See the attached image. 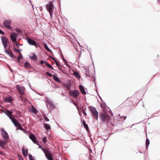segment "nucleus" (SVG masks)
Instances as JSON below:
<instances>
[{"instance_id": "obj_21", "label": "nucleus", "mask_w": 160, "mask_h": 160, "mask_svg": "<svg viewBox=\"0 0 160 160\" xmlns=\"http://www.w3.org/2000/svg\"><path fill=\"white\" fill-rule=\"evenodd\" d=\"M79 88L80 91L83 94H86V92H85V91L84 90V89L83 88V87L82 86V85H80L79 86Z\"/></svg>"}, {"instance_id": "obj_10", "label": "nucleus", "mask_w": 160, "mask_h": 160, "mask_svg": "<svg viewBox=\"0 0 160 160\" xmlns=\"http://www.w3.org/2000/svg\"><path fill=\"white\" fill-rule=\"evenodd\" d=\"M11 118H11V120L15 126L17 128H18V129H20L21 128V126L20 123L14 118Z\"/></svg>"}, {"instance_id": "obj_53", "label": "nucleus", "mask_w": 160, "mask_h": 160, "mask_svg": "<svg viewBox=\"0 0 160 160\" xmlns=\"http://www.w3.org/2000/svg\"><path fill=\"white\" fill-rule=\"evenodd\" d=\"M42 147L41 146V145H39V148L41 149Z\"/></svg>"}, {"instance_id": "obj_1", "label": "nucleus", "mask_w": 160, "mask_h": 160, "mask_svg": "<svg viewBox=\"0 0 160 160\" xmlns=\"http://www.w3.org/2000/svg\"><path fill=\"white\" fill-rule=\"evenodd\" d=\"M41 149L44 152L46 158L48 160H53L51 152L48 149H44L42 147L41 148Z\"/></svg>"}, {"instance_id": "obj_4", "label": "nucleus", "mask_w": 160, "mask_h": 160, "mask_svg": "<svg viewBox=\"0 0 160 160\" xmlns=\"http://www.w3.org/2000/svg\"><path fill=\"white\" fill-rule=\"evenodd\" d=\"M11 20L10 19L5 20L3 21V25L5 27L11 30L12 28V27L11 26Z\"/></svg>"}, {"instance_id": "obj_8", "label": "nucleus", "mask_w": 160, "mask_h": 160, "mask_svg": "<svg viewBox=\"0 0 160 160\" xmlns=\"http://www.w3.org/2000/svg\"><path fill=\"white\" fill-rule=\"evenodd\" d=\"M26 39L29 44L35 46L36 47H38V44L35 41L28 38H27Z\"/></svg>"}, {"instance_id": "obj_34", "label": "nucleus", "mask_w": 160, "mask_h": 160, "mask_svg": "<svg viewBox=\"0 0 160 160\" xmlns=\"http://www.w3.org/2000/svg\"><path fill=\"white\" fill-rule=\"evenodd\" d=\"M84 126L85 128L87 130L88 129V125L84 121Z\"/></svg>"}, {"instance_id": "obj_40", "label": "nucleus", "mask_w": 160, "mask_h": 160, "mask_svg": "<svg viewBox=\"0 0 160 160\" xmlns=\"http://www.w3.org/2000/svg\"><path fill=\"white\" fill-rule=\"evenodd\" d=\"M14 43H15V44L17 46V47L18 48H19V46H20L21 45H20V44H18V43H17V42H15Z\"/></svg>"}, {"instance_id": "obj_14", "label": "nucleus", "mask_w": 160, "mask_h": 160, "mask_svg": "<svg viewBox=\"0 0 160 160\" xmlns=\"http://www.w3.org/2000/svg\"><path fill=\"white\" fill-rule=\"evenodd\" d=\"M46 104L47 107H48V105L52 108L54 107V105L52 102L51 100L49 99H47L46 100Z\"/></svg>"}, {"instance_id": "obj_43", "label": "nucleus", "mask_w": 160, "mask_h": 160, "mask_svg": "<svg viewBox=\"0 0 160 160\" xmlns=\"http://www.w3.org/2000/svg\"><path fill=\"white\" fill-rule=\"evenodd\" d=\"M126 116H122L120 117V118L121 119H123L124 120H125L126 119Z\"/></svg>"}, {"instance_id": "obj_6", "label": "nucleus", "mask_w": 160, "mask_h": 160, "mask_svg": "<svg viewBox=\"0 0 160 160\" xmlns=\"http://www.w3.org/2000/svg\"><path fill=\"white\" fill-rule=\"evenodd\" d=\"M16 88L17 89L19 93L21 95H23L24 93L25 88L23 86L17 85Z\"/></svg>"}, {"instance_id": "obj_2", "label": "nucleus", "mask_w": 160, "mask_h": 160, "mask_svg": "<svg viewBox=\"0 0 160 160\" xmlns=\"http://www.w3.org/2000/svg\"><path fill=\"white\" fill-rule=\"evenodd\" d=\"M54 7V5L53 2H50L49 3L46 4V8L47 10L49 12L50 17L51 18L53 14L52 9Z\"/></svg>"}, {"instance_id": "obj_26", "label": "nucleus", "mask_w": 160, "mask_h": 160, "mask_svg": "<svg viewBox=\"0 0 160 160\" xmlns=\"http://www.w3.org/2000/svg\"><path fill=\"white\" fill-rule=\"evenodd\" d=\"M45 64L48 68H51V69H52L53 70H54V68L52 67V66L50 64H49L47 62L45 61Z\"/></svg>"}, {"instance_id": "obj_57", "label": "nucleus", "mask_w": 160, "mask_h": 160, "mask_svg": "<svg viewBox=\"0 0 160 160\" xmlns=\"http://www.w3.org/2000/svg\"><path fill=\"white\" fill-rule=\"evenodd\" d=\"M139 152L140 153H142V152H140V151H139Z\"/></svg>"}, {"instance_id": "obj_37", "label": "nucleus", "mask_w": 160, "mask_h": 160, "mask_svg": "<svg viewBox=\"0 0 160 160\" xmlns=\"http://www.w3.org/2000/svg\"><path fill=\"white\" fill-rule=\"evenodd\" d=\"M63 61L65 62L66 65L68 67H70L69 65L67 64L68 62L64 58H63Z\"/></svg>"}, {"instance_id": "obj_31", "label": "nucleus", "mask_w": 160, "mask_h": 160, "mask_svg": "<svg viewBox=\"0 0 160 160\" xmlns=\"http://www.w3.org/2000/svg\"><path fill=\"white\" fill-rule=\"evenodd\" d=\"M22 56L21 53H20V55L18 56L17 57V60L18 62H19V60L20 59H22Z\"/></svg>"}, {"instance_id": "obj_42", "label": "nucleus", "mask_w": 160, "mask_h": 160, "mask_svg": "<svg viewBox=\"0 0 160 160\" xmlns=\"http://www.w3.org/2000/svg\"><path fill=\"white\" fill-rule=\"evenodd\" d=\"M58 68L61 70H62V72L64 73V71L63 70H62V67L61 65H59L58 66Z\"/></svg>"}, {"instance_id": "obj_7", "label": "nucleus", "mask_w": 160, "mask_h": 160, "mask_svg": "<svg viewBox=\"0 0 160 160\" xmlns=\"http://www.w3.org/2000/svg\"><path fill=\"white\" fill-rule=\"evenodd\" d=\"M100 117L102 122H105L106 121L108 120L110 118L108 115L107 114L105 115L103 113L100 114Z\"/></svg>"}, {"instance_id": "obj_24", "label": "nucleus", "mask_w": 160, "mask_h": 160, "mask_svg": "<svg viewBox=\"0 0 160 160\" xmlns=\"http://www.w3.org/2000/svg\"><path fill=\"white\" fill-rule=\"evenodd\" d=\"M53 78L57 82H61V81L60 80L59 78L58 77L57 75H54L53 76Z\"/></svg>"}, {"instance_id": "obj_16", "label": "nucleus", "mask_w": 160, "mask_h": 160, "mask_svg": "<svg viewBox=\"0 0 160 160\" xmlns=\"http://www.w3.org/2000/svg\"><path fill=\"white\" fill-rule=\"evenodd\" d=\"M4 112L5 113V114L7 115L8 117L12 119L11 118H13L12 116H11L12 115V112L11 111H10L9 110H6V112Z\"/></svg>"}, {"instance_id": "obj_33", "label": "nucleus", "mask_w": 160, "mask_h": 160, "mask_svg": "<svg viewBox=\"0 0 160 160\" xmlns=\"http://www.w3.org/2000/svg\"><path fill=\"white\" fill-rule=\"evenodd\" d=\"M32 112H33L35 114H37V111L34 108L32 109Z\"/></svg>"}, {"instance_id": "obj_27", "label": "nucleus", "mask_w": 160, "mask_h": 160, "mask_svg": "<svg viewBox=\"0 0 160 160\" xmlns=\"http://www.w3.org/2000/svg\"><path fill=\"white\" fill-rule=\"evenodd\" d=\"M149 144V140L148 138H147L146 141V149H147Z\"/></svg>"}, {"instance_id": "obj_35", "label": "nucleus", "mask_w": 160, "mask_h": 160, "mask_svg": "<svg viewBox=\"0 0 160 160\" xmlns=\"http://www.w3.org/2000/svg\"><path fill=\"white\" fill-rule=\"evenodd\" d=\"M46 74L47 75L50 77H52V74H51L50 73L47 72H46Z\"/></svg>"}, {"instance_id": "obj_23", "label": "nucleus", "mask_w": 160, "mask_h": 160, "mask_svg": "<svg viewBox=\"0 0 160 160\" xmlns=\"http://www.w3.org/2000/svg\"><path fill=\"white\" fill-rule=\"evenodd\" d=\"M73 74L78 79H80V77L78 72H73Z\"/></svg>"}, {"instance_id": "obj_46", "label": "nucleus", "mask_w": 160, "mask_h": 160, "mask_svg": "<svg viewBox=\"0 0 160 160\" xmlns=\"http://www.w3.org/2000/svg\"><path fill=\"white\" fill-rule=\"evenodd\" d=\"M45 61H44L43 60H41L40 61V64H42L44 63H45Z\"/></svg>"}, {"instance_id": "obj_32", "label": "nucleus", "mask_w": 160, "mask_h": 160, "mask_svg": "<svg viewBox=\"0 0 160 160\" xmlns=\"http://www.w3.org/2000/svg\"><path fill=\"white\" fill-rule=\"evenodd\" d=\"M42 141L44 143V144H45L47 142V137H44L42 139Z\"/></svg>"}, {"instance_id": "obj_9", "label": "nucleus", "mask_w": 160, "mask_h": 160, "mask_svg": "<svg viewBox=\"0 0 160 160\" xmlns=\"http://www.w3.org/2000/svg\"><path fill=\"white\" fill-rule=\"evenodd\" d=\"M70 94L74 98H76L79 95V92L77 90H71L70 91Z\"/></svg>"}, {"instance_id": "obj_54", "label": "nucleus", "mask_w": 160, "mask_h": 160, "mask_svg": "<svg viewBox=\"0 0 160 160\" xmlns=\"http://www.w3.org/2000/svg\"><path fill=\"white\" fill-rule=\"evenodd\" d=\"M41 8H41V7H40V9L41 10H42V7H41Z\"/></svg>"}, {"instance_id": "obj_29", "label": "nucleus", "mask_w": 160, "mask_h": 160, "mask_svg": "<svg viewBox=\"0 0 160 160\" xmlns=\"http://www.w3.org/2000/svg\"><path fill=\"white\" fill-rule=\"evenodd\" d=\"M44 47L48 51L51 52V50L49 49V48H48L47 44H44Z\"/></svg>"}, {"instance_id": "obj_38", "label": "nucleus", "mask_w": 160, "mask_h": 160, "mask_svg": "<svg viewBox=\"0 0 160 160\" xmlns=\"http://www.w3.org/2000/svg\"><path fill=\"white\" fill-rule=\"evenodd\" d=\"M16 31L18 32H22L21 30L19 28H16Z\"/></svg>"}, {"instance_id": "obj_20", "label": "nucleus", "mask_w": 160, "mask_h": 160, "mask_svg": "<svg viewBox=\"0 0 160 160\" xmlns=\"http://www.w3.org/2000/svg\"><path fill=\"white\" fill-rule=\"evenodd\" d=\"M5 52L8 54L11 58H14V55L12 52L7 51L6 49H5Z\"/></svg>"}, {"instance_id": "obj_18", "label": "nucleus", "mask_w": 160, "mask_h": 160, "mask_svg": "<svg viewBox=\"0 0 160 160\" xmlns=\"http://www.w3.org/2000/svg\"><path fill=\"white\" fill-rule=\"evenodd\" d=\"M22 152L24 156L26 157L28 155V149L27 148H22Z\"/></svg>"}, {"instance_id": "obj_45", "label": "nucleus", "mask_w": 160, "mask_h": 160, "mask_svg": "<svg viewBox=\"0 0 160 160\" xmlns=\"http://www.w3.org/2000/svg\"><path fill=\"white\" fill-rule=\"evenodd\" d=\"M0 34L3 35L4 34V33L2 30L0 29Z\"/></svg>"}, {"instance_id": "obj_12", "label": "nucleus", "mask_w": 160, "mask_h": 160, "mask_svg": "<svg viewBox=\"0 0 160 160\" xmlns=\"http://www.w3.org/2000/svg\"><path fill=\"white\" fill-rule=\"evenodd\" d=\"M8 140H0V147L3 149H5V147L4 146V145H6L7 143L8 142Z\"/></svg>"}, {"instance_id": "obj_47", "label": "nucleus", "mask_w": 160, "mask_h": 160, "mask_svg": "<svg viewBox=\"0 0 160 160\" xmlns=\"http://www.w3.org/2000/svg\"><path fill=\"white\" fill-rule=\"evenodd\" d=\"M14 51L15 52H19V50L17 49H14Z\"/></svg>"}, {"instance_id": "obj_11", "label": "nucleus", "mask_w": 160, "mask_h": 160, "mask_svg": "<svg viewBox=\"0 0 160 160\" xmlns=\"http://www.w3.org/2000/svg\"><path fill=\"white\" fill-rule=\"evenodd\" d=\"M1 39L4 48L5 49L8 46V39L7 38H5L3 36H2Z\"/></svg>"}, {"instance_id": "obj_39", "label": "nucleus", "mask_w": 160, "mask_h": 160, "mask_svg": "<svg viewBox=\"0 0 160 160\" xmlns=\"http://www.w3.org/2000/svg\"><path fill=\"white\" fill-rule=\"evenodd\" d=\"M18 159L19 160H23L22 158V157L21 155H18Z\"/></svg>"}, {"instance_id": "obj_30", "label": "nucleus", "mask_w": 160, "mask_h": 160, "mask_svg": "<svg viewBox=\"0 0 160 160\" xmlns=\"http://www.w3.org/2000/svg\"><path fill=\"white\" fill-rule=\"evenodd\" d=\"M51 58H52L54 61L57 67L60 65L58 62L55 58H52V57H51Z\"/></svg>"}, {"instance_id": "obj_50", "label": "nucleus", "mask_w": 160, "mask_h": 160, "mask_svg": "<svg viewBox=\"0 0 160 160\" xmlns=\"http://www.w3.org/2000/svg\"><path fill=\"white\" fill-rule=\"evenodd\" d=\"M157 1L158 3H160V0H157Z\"/></svg>"}, {"instance_id": "obj_41", "label": "nucleus", "mask_w": 160, "mask_h": 160, "mask_svg": "<svg viewBox=\"0 0 160 160\" xmlns=\"http://www.w3.org/2000/svg\"><path fill=\"white\" fill-rule=\"evenodd\" d=\"M44 119L45 120V121H49V119L46 116L44 117Z\"/></svg>"}, {"instance_id": "obj_52", "label": "nucleus", "mask_w": 160, "mask_h": 160, "mask_svg": "<svg viewBox=\"0 0 160 160\" xmlns=\"http://www.w3.org/2000/svg\"><path fill=\"white\" fill-rule=\"evenodd\" d=\"M19 50V52H18L20 53H21L20 52L21 51V49H18Z\"/></svg>"}, {"instance_id": "obj_28", "label": "nucleus", "mask_w": 160, "mask_h": 160, "mask_svg": "<svg viewBox=\"0 0 160 160\" xmlns=\"http://www.w3.org/2000/svg\"><path fill=\"white\" fill-rule=\"evenodd\" d=\"M44 127L47 130H49L51 128L50 126L47 124H45Z\"/></svg>"}, {"instance_id": "obj_51", "label": "nucleus", "mask_w": 160, "mask_h": 160, "mask_svg": "<svg viewBox=\"0 0 160 160\" xmlns=\"http://www.w3.org/2000/svg\"><path fill=\"white\" fill-rule=\"evenodd\" d=\"M3 154V152H0V154L2 155Z\"/></svg>"}, {"instance_id": "obj_19", "label": "nucleus", "mask_w": 160, "mask_h": 160, "mask_svg": "<svg viewBox=\"0 0 160 160\" xmlns=\"http://www.w3.org/2000/svg\"><path fill=\"white\" fill-rule=\"evenodd\" d=\"M71 84L69 82H68L64 85L65 88L67 90H69L71 89Z\"/></svg>"}, {"instance_id": "obj_55", "label": "nucleus", "mask_w": 160, "mask_h": 160, "mask_svg": "<svg viewBox=\"0 0 160 160\" xmlns=\"http://www.w3.org/2000/svg\"><path fill=\"white\" fill-rule=\"evenodd\" d=\"M29 2L31 3V1L30 0H29Z\"/></svg>"}, {"instance_id": "obj_44", "label": "nucleus", "mask_w": 160, "mask_h": 160, "mask_svg": "<svg viewBox=\"0 0 160 160\" xmlns=\"http://www.w3.org/2000/svg\"><path fill=\"white\" fill-rule=\"evenodd\" d=\"M82 112L83 114L85 115V116H87V114L85 110H82Z\"/></svg>"}, {"instance_id": "obj_17", "label": "nucleus", "mask_w": 160, "mask_h": 160, "mask_svg": "<svg viewBox=\"0 0 160 160\" xmlns=\"http://www.w3.org/2000/svg\"><path fill=\"white\" fill-rule=\"evenodd\" d=\"M29 138L34 143H36V139L35 136L34 134H31L29 136Z\"/></svg>"}, {"instance_id": "obj_13", "label": "nucleus", "mask_w": 160, "mask_h": 160, "mask_svg": "<svg viewBox=\"0 0 160 160\" xmlns=\"http://www.w3.org/2000/svg\"><path fill=\"white\" fill-rule=\"evenodd\" d=\"M18 36V34L15 32H13L11 35V38L13 42H17L16 38Z\"/></svg>"}, {"instance_id": "obj_48", "label": "nucleus", "mask_w": 160, "mask_h": 160, "mask_svg": "<svg viewBox=\"0 0 160 160\" xmlns=\"http://www.w3.org/2000/svg\"><path fill=\"white\" fill-rule=\"evenodd\" d=\"M35 143H36L37 145H38L39 146V145H40L39 144V143L37 142H36Z\"/></svg>"}, {"instance_id": "obj_36", "label": "nucleus", "mask_w": 160, "mask_h": 160, "mask_svg": "<svg viewBox=\"0 0 160 160\" xmlns=\"http://www.w3.org/2000/svg\"><path fill=\"white\" fill-rule=\"evenodd\" d=\"M29 158L30 160H34L32 156L30 154L29 155Z\"/></svg>"}, {"instance_id": "obj_49", "label": "nucleus", "mask_w": 160, "mask_h": 160, "mask_svg": "<svg viewBox=\"0 0 160 160\" xmlns=\"http://www.w3.org/2000/svg\"><path fill=\"white\" fill-rule=\"evenodd\" d=\"M19 97L20 98V100H21L22 101L23 100L22 98V97H21V96L20 97Z\"/></svg>"}, {"instance_id": "obj_25", "label": "nucleus", "mask_w": 160, "mask_h": 160, "mask_svg": "<svg viewBox=\"0 0 160 160\" xmlns=\"http://www.w3.org/2000/svg\"><path fill=\"white\" fill-rule=\"evenodd\" d=\"M30 59L34 61H36L37 60V58L36 55L33 54V55L30 57Z\"/></svg>"}, {"instance_id": "obj_5", "label": "nucleus", "mask_w": 160, "mask_h": 160, "mask_svg": "<svg viewBox=\"0 0 160 160\" xmlns=\"http://www.w3.org/2000/svg\"><path fill=\"white\" fill-rule=\"evenodd\" d=\"M1 132L3 139L6 140H8L9 138V136L7 132L3 128L1 129Z\"/></svg>"}, {"instance_id": "obj_22", "label": "nucleus", "mask_w": 160, "mask_h": 160, "mask_svg": "<svg viewBox=\"0 0 160 160\" xmlns=\"http://www.w3.org/2000/svg\"><path fill=\"white\" fill-rule=\"evenodd\" d=\"M24 67L26 68L29 69L31 68V66L29 63L27 62H26L24 63Z\"/></svg>"}, {"instance_id": "obj_3", "label": "nucleus", "mask_w": 160, "mask_h": 160, "mask_svg": "<svg viewBox=\"0 0 160 160\" xmlns=\"http://www.w3.org/2000/svg\"><path fill=\"white\" fill-rule=\"evenodd\" d=\"M89 108L91 113L92 114L93 116L96 119H98V113L96 108L92 106H90Z\"/></svg>"}, {"instance_id": "obj_15", "label": "nucleus", "mask_w": 160, "mask_h": 160, "mask_svg": "<svg viewBox=\"0 0 160 160\" xmlns=\"http://www.w3.org/2000/svg\"><path fill=\"white\" fill-rule=\"evenodd\" d=\"M4 101L6 103H11L13 101V99L11 96L7 97L4 98Z\"/></svg>"}, {"instance_id": "obj_56", "label": "nucleus", "mask_w": 160, "mask_h": 160, "mask_svg": "<svg viewBox=\"0 0 160 160\" xmlns=\"http://www.w3.org/2000/svg\"><path fill=\"white\" fill-rule=\"evenodd\" d=\"M83 125H84V121L83 122Z\"/></svg>"}]
</instances>
